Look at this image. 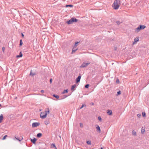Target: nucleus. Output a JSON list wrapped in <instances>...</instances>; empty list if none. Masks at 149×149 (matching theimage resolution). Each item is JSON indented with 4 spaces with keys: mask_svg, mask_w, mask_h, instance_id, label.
Listing matches in <instances>:
<instances>
[{
    "mask_svg": "<svg viewBox=\"0 0 149 149\" xmlns=\"http://www.w3.org/2000/svg\"><path fill=\"white\" fill-rule=\"evenodd\" d=\"M35 73H32L31 72V71L30 73V75L34 76L35 75Z\"/></svg>",
    "mask_w": 149,
    "mask_h": 149,
    "instance_id": "nucleus-29",
    "label": "nucleus"
},
{
    "mask_svg": "<svg viewBox=\"0 0 149 149\" xmlns=\"http://www.w3.org/2000/svg\"><path fill=\"white\" fill-rule=\"evenodd\" d=\"M1 104H0V107H1Z\"/></svg>",
    "mask_w": 149,
    "mask_h": 149,
    "instance_id": "nucleus-47",
    "label": "nucleus"
},
{
    "mask_svg": "<svg viewBox=\"0 0 149 149\" xmlns=\"http://www.w3.org/2000/svg\"><path fill=\"white\" fill-rule=\"evenodd\" d=\"M40 92L42 93H43L44 92V91L43 90H41Z\"/></svg>",
    "mask_w": 149,
    "mask_h": 149,
    "instance_id": "nucleus-43",
    "label": "nucleus"
},
{
    "mask_svg": "<svg viewBox=\"0 0 149 149\" xmlns=\"http://www.w3.org/2000/svg\"><path fill=\"white\" fill-rule=\"evenodd\" d=\"M8 136L7 135H5L3 138L2 139L3 140H5L6 137H7Z\"/></svg>",
    "mask_w": 149,
    "mask_h": 149,
    "instance_id": "nucleus-28",
    "label": "nucleus"
},
{
    "mask_svg": "<svg viewBox=\"0 0 149 149\" xmlns=\"http://www.w3.org/2000/svg\"><path fill=\"white\" fill-rule=\"evenodd\" d=\"M78 20L76 18L72 17L69 20L66 22V23L68 24H72L73 22H78Z\"/></svg>",
    "mask_w": 149,
    "mask_h": 149,
    "instance_id": "nucleus-4",
    "label": "nucleus"
},
{
    "mask_svg": "<svg viewBox=\"0 0 149 149\" xmlns=\"http://www.w3.org/2000/svg\"><path fill=\"white\" fill-rule=\"evenodd\" d=\"M40 125V123H39L35 122L32 123V126L33 127H38Z\"/></svg>",
    "mask_w": 149,
    "mask_h": 149,
    "instance_id": "nucleus-6",
    "label": "nucleus"
},
{
    "mask_svg": "<svg viewBox=\"0 0 149 149\" xmlns=\"http://www.w3.org/2000/svg\"><path fill=\"white\" fill-rule=\"evenodd\" d=\"M39 95H42L41 94H39Z\"/></svg>",
    "mask_w": 149,
    "mask_h": 149,
    "instance_id": "nucleus-44",
    "label": "nucleus"
},
{
    "mask_svg": "<svg viewBox=\"0 0 149 149\" xmlns=\"http://www.w3.org/2000/svg\"><path fill=\"white\" fill-rule=\"evenodd\" d=\"M44 114H42V115H44Z\"/></svg>",
    "mask_w": 149,
    "mask_h": 149,
    "instance_id": "nucleus-48",
    "label": "nucleus"
},
{
    "mask_svg": "<svg viewBox=\"0 0 149 149\" xmlns=\"http://www.w3.org/2000/svg\"><path fill=\"white\" fill-rule=\"evenodd\" d=\"M44 123L46 125H47L49 123V121L48 120H46L44 121Z\"/></svg>",
    "mask_w": 149,
    "mask_h": 149,
    "instance_id": "nucleus-21",
    "label": "nucleus"
},
{
    "mask_svg": "<svg viewBox=\"0 0 149 149\" xmlns=\"http://www.w3.org/2000/svg\"><path fill=\"white\" fill-rule=\"evenodd\" d=\"M37 140L36 139L34 138L33 139H31V142L33 143L34 144L36 143V142Z\"/></svg>",
    "mask_w": 149,
    "mask_h": 149,
    "instance_id": "nucleus-8",
    "label": "nucleus"
},
{
    "mask_svg": "<svg viewBox=\"0 0 149 149\" xmlns=\"http://www.w3.org/2000/svg\"><path fill=\"white\" fill-rule=\"evenodd\" d=\"M116 82L117 83H119V80L118 79H116Z\"/></svg>",
    "mask_w": 149,
    "mask_h": 149,
    "instance_id": "nucleus-36",
    "label": "nucleus"
},
{
    "mask_svg": "<svg viewBox=\"0 0 149 149\" xmlns=\"http://www.w3.org/2000/svg\"><path fill=\"white\" fill-rule=\"evenodd\" d=\"M66 7H73V5H71V4L67 5H66Z\"/></svg>",
    "mask_w": 149,
    "mask_h": 149,
    "instance_id": "nucleus-26",
    "label": "nucleus"
},
{
    "mask_svg": "<svg viewBox=\"0 0 149 149\" xmlns=\"http://www.w3.org/2000/svg\"><path fill=\"white\" fill-rule=\"evenodd\" d=\"M2 49L3 51H3L5 49V48L4 47H3L2 48Z\"/></svg>",
    "mask_w": 149,
    "mask_h": 149,
    "instance_id": "nucleus-42",
    "label": "nucleus"
},
{
    "mask_svg": "<svg viewBox=\"0 0 149 149\" xmlns=\"http://www.w3.org/2000/svg\"><path fill=\"white\" fill-rule=\"evenodd\" d=\"M116 22L118 25L120 24L121 23V22L119 21H116Z\"/></svg>",
    "mask_w": 149,
    "mask_h": 149,
    "instance_id": "nucleus-34",
    "label": "nucleus"
},
{
    "mask_svg": "<svg viewBox=\"0 0 149 149\" xmlns=\"http://www.w3.org/2000/svg\"><path fill=\"white\" fill-rule=\"evenodd\" d=\"M23 54L21 52H20L19 53V55H17L16 56V57L18 58L22 57V56Z\"/></svg>",
    "mask_w": 149,
    "mask_h": 149,
    "instance_id": "nucleus-10",
    "label": "nucleus"
},
{
    "mask_svg": "<svg viewBox=\"0 0 149 149\" xmlns=\"http://www.w3.org/2000/svg\"><path fill=\"white\" fill-rule=\"evenodd\" d=\"M119 3H120L119 0H116L114 1L113 6L114 9L117 10L118 9L119 7Z\"/></svg>",
    "mask_w": 149,
    "mask_h": 149,
    "instance_id": "nucleus-2",
    "label": "nucleus"
},
{
    "mask_svg": "<svg viewBox=\"0 0 149 149\" xmlns=\"http://www.w3.org/2000/svg\"><path fill=\"white\" fill-rule=\"evenodd\" d=\"M22 44H23V42H22V39H21L20 40V43L19 44V46L20 47L21 46H22Z\"/></svg>",
    "mask_w": 149,
    "mask_h": 149,
    "instance_id": "nucleus-17",
    "label": "nucleus"
},
{
    "mask_svg": "<svg viewBox=\"0 0 149 149\" xmlns=\"http://www.w3.org/2000/svg\"><path fill=\"white\" fill-rule=\"evenodd\" d=\"M100 149H103V148H101Z\"/></svg>",
    "mask_w": 149,
    "mask_h": 149,
    "instance_id": "nucleus-46",
    "label": "nucleus"
},
{
    "mask_svg": "<svg viewBox=\"0 0 149 149\" xmlns=\"http://www.w3.org/2000/svg\"><path fill=\"white\" fill-rule=\"evenodd\" d=\"M98 119L100 121H101L102 119L101 118V117L100 116H98Z\"/></svg>",
    "mask_w": 149,
    "mask_h": 149,
    "instance_id": "nucleus-30",
    "label": "nucleus"
},
{
    "mask_svg": "<svg viewBox=\"0 0 149 149\" xmlns=\"http://www.w3.org/2000/svg\"><path fill=\"white\" fill-rule=\"evenodd\" d=\"M121 93V91H119L117 92V94L116 95L117 96H118L120 95Z\"/></svg>",
    "mask_w": 149,
    "mask_h": 149,
    "instance_id": "nucleus-27",
    "label": "nucleus"
},
{
    "mask_svg": "<svg viewBox=\"0 0 149 149\" xmlns=\"http://www.w3.org/2000/svg\"><path fill=\"white\" fill-rule=\"evenodd\" d=\"M132 134L133 135H135V136L136 135V132L134 130L132 131Z\"/></svg>",
    "mask_w": 149,
    "mask_h": 149,
    "instance_id": "nucleus-25",
    "label": "nucleus"
},
{
    "mask_svg": "<svg viewBox=\"0 0 149 149\" xmlns=\"http://www.w3.org/2000/svg\"><path fill=\"white\" fill-rule=\"evenodd\" d=\"M21 36H22L23 37V38H24V34H23V33H21Z\"/></svg>",
    "mask_w": 149,
    "mask_h": 149,
    "instance_id": "nucleus-40",
    "label": "nucleus"
},
{
    "mask_svg": "<svg viewBox=\"0 0 149 149\" xmlns=\"http://www.w3.org/2000/svg\"><path fill=\"white\" fill-rule=\"evenodd\" d=\"M81 76L80 74H79L78 77L76 79V83H78L79 82L81 78Z\"/></svg>",
    "mask_w": 149,
    "mask_h": 149,
    "instance_id": "nucleus-7",
    "label": "nucleus"
},
{
    "mask_svg": "<svg viewBox=\"0 0 149 149\" xmlns=\"http://www.w3.org/2000/svg\"><path fill=\"white\" fill-rule=\"evenodd\" d=\"M53 96L56 99H58L59 97V96L57 95H56L55 94H54L53 95Z\"/></svg>",
    "mask_w": 149,
    "mask_h": 149,
    "instance_id": "nucleus-20",
    "label": "nucleus"
},
{
    "mask_svg": "<svg viewBox=\"0 0 149 149\" xmlns=\"http://www.w3.org/2000/svg\"><path fill=\"white\" fill-rule=\"evenodd\" d=\"M55 149H57L56 147L55 148Z\"/></svg>",
    "mask_w": 149,
    "mask_h": 149,
    "instance_id": "nucleus-45",
    "label": "nucleus"
},
{
    "mask_svg": "<svg viewBox=\"0 0 149 149\" xmlns=\"http://www.w3.org/2000/svg\"><path fill=\"white\" fill-rule=\"evenodd\" d=\"M74 49V48H73V49H72V53H74L77 50V49Z\"/></svg>",
    "mask_w": 149,
    "mask_h": 149,
    "instance_id": "nucleus-18",
    "label": "nucleus"
},
{
    "mask_svg": "<svg viewBox=\"0 0 149 149\" xmlns=\"http://www.w3.org/2000/svg\"><path fill=\"white\" fill-rule=\"evenodd\" d=\"M3 119V116L2 114H1L0 115V123H1Z\"/></svg>",
    "mask_w": 149,
    "mask_h": 149,
    "instance_id": "nucleus-12",
    "label": "nucleus"
},
{
    "mask_svg": "<svg viewBox=\"0 0 149 149\" xmlns=\"http://www.w3.org/2000/svg\"><path fill=\"white\" fill-rule=\"evenodd\" d=\"M115 50H116V48H115Z\"/></svg>",
    "mask_w": 149,
    "mask_h": 149,
    "instance_id": "nucleus-49",
    "label": "nucleus"
},
{
    "mask_svg": "<svg viewBox=\"0 0 149 149\" xmlns=\"http://www.w3.org/2000/svg\"><path fill=\"white\" fill-rule=\"evenodd\" d=\"M96 129L100 133L101 132V130L100 127L98 125H97L96 126Z\"/></svg>",
    "mask_w": 149,
    "mask_h": 149,
    "instance_id": "nucleus-9",
    "label": "nucleus"
},
{
    "mask_svg": "<svg viewBox=\"0 0 149 149\" xmlns=\"http://www.w3.org/2000/svg\"><path fill=\"white\" fill-rule=\"evenodd\" d=\"M68 89H66V90H64L63 91V92H62V93L63 94L64 93H68Z\"/></svg>",
    "mask_w": 149,
    "mask_h": 149,
    "instance_id": "nucleus-16",
    "label": "nucleus"
},
{
    "mask_svg": "<svg viewBox=\"0 0 149 149\" xmlns=\"http://www.w3.org/2000/svg\"><path fill=\"white\" fill-rule=\"evenodd\" d=\"M52 79H50V81H49L50 84H51L52 83Z\"/></svg>",
    "mask_w": 149,
    "mask_h": 149,
    "instance_id": "nucleus-39",
    "label": "nucleus"
},
{
    "mask_svg": "<svg viewBox=\"0 0 149 149\" xmlns=\"http://www.w3.org/2000/svg\"><path fill=\"white\" fill-rule=\"evenodd\" d=\"M139 40V38H135L134 40V42H136L138 41Z\"/></svg>",
    "mask_w": 149,
    "mask_h": 149,
    "instance_id": "nucleus-23",
    "label": "nucleus"
},
{
    "mask_svg": "<svg viewBox=\"0 0 149 149\" xmlns=\"http://www.w3.org/2000/svg\"><path fill=\"white\" fill-rule=\"evenodd\" d=\"M89 86V84H87L85 85V87L86 88H88Z\"/></svg>",
    "mask_w": 149,
    "mask_h": 149,
    "instance_id": "nucleus-31",
    "label": "nucleus"
},
{
    "mask_svg": "<svg viewBox=\"0 0 149 149\" xmlns=\"http://www.w3.org/2000/svg\"><path fill=\"white\" fill-rule=\"evenodd\" d=\"M68 97V95H65L63 96V98H62V99H64V98H66V97Z\"/></svg>",
    "mask_w": 149,
    "mask_h": 149,
    "instance_id": "nucleus-37",
    "label": "nucleus"
},
{
    "mask_svg": "<svg viewBox=\"0 0 149 149\" xmlns=\"http://www.w3.org/2000/svg\"><path fill=\"white\" fill-rule=\"evenodd\" d=\"M76 87V84H74L72 86L71 88V90L74 91V88H75Z\"/></svg>",
    "mask_w": 149,
    "mask_h": 149,
    "instance_id": "nucleus-13",
    "label": "nucleus"
},
{
    "mask_svg": "<svg viewBox=\"0 0 149 149\" xmlns=\"http://www.w3.org/2000/svg\"><path fill=\"white\" fill-rule=\"evenodd\" d=\"M86 106L85 104H83L82 106L80 107V109H82L84 107H86Z\"/></svg>",
    "mask_w": 149,
    "mask_h": 149,
    "instance_id": "nucleus-35",
    "label": "nucleus"
},
{
    "mask_svg": "<svg viewBox=\"0 0 149 149\" xmlns=\"http://www.w3.org/2000/svg\"><path fill=\"white\" fill-rule=\"evenodd\" d=\"M145 132V130L143 129H141V132L142 134H143Z\"/></svg>",
    "mask_w": 149,
    "mask_h": 149,
    "instance_id": "nucleus-33",
    "label": "nucleus"
},
{
    "mask_svg": "<svg viewBox=\"0 0 149 149\" xmlns=\"http://www.w3.org/2000/svg\"><path fill=\"white\" fill-rule=\"evenodd\" d=\"M137 116L138 117H140L141 116V114H137Z\"/></svg>",
    "mask_w": 149,
    "mask_h": 149,
    "instance_id": "nucleus-41",
    "label": "nucleus"
},
{
    "mask_svg": "<svg viewBox=\"0 0 149 149\" xmlns=\"http://www.w3.org/2000/svg\"><path fill=\"white\" fill-rule=\"evenodd\" d=\"M90 62L86 63L84 62L80 66V67L81 68H84L86 67L87 65L90 64Z\"/></svg>",
    "mask_w": 149,
    "mask_h": 149,
    "instance_id": "nucleus-5",
    "label": "nucleus"
},
{
    "mask_svg": "<svg viewBox=\"0 0 149 149\" xmlns=\"http://www.w3.org/2000/svg\"><path fill=\"white\" fill-rule=\"evenodd\" d=\"M146 28L145 25H140L138 27L135 29V31L136 32L138 33L141 30H143Z\"/></svg>",
    "mask_w": 149,
    "mask_h": 149,
    "instance_id": "nucleus-3",
    "label": "nucleus"
},
{
    "mask_svg": "<svg viewBox=\"0 0 149 149\" xmlns=\"http://www.w3.org/2000/svg\"><path fill=\"white\" fill-rule=\"evenodd\" d=\"M86 142L88 145H90L91 144V141H87Z\"/></svg>",
    "mask_w": 149,
    "mask_h": 149,
    "instance_id": "nucleus-24",
    "label": "nucleus"
},
{
    "mask_svg": "<svg viewBox=\"0 0 149 149\" xmlns=\"http://www.w3.org/2000/svg\"><path fill=\"white\" fill-rule=\"evenodd\" d=\"M51 148H55L56 147V145L55 144L52 143L51 145Z\"/></svg>",
    "mask_w": 149,
    "mask_h": 149,
    "instance_id": "nucleus-19",
    "label": "nucleus"
},
{
    "mask_svg": "<svg viewBox=\"0 0 149 149\" xmlns=\"http://www.w3.org/2000/svg\"><path fill=\"white\" fill-rule=\"evenodd\" d=\"M107 113L109 115H111L112 114V111L111 110H107Z\"/></svg>",
    "mask_w": 149,
    "mask_h": 149,
    "instance_id": "nucleus-11",
    "label": "nucleus"
},
{
    "mask_svg": "<svg viewBox=\"0 0 149 149\" xmlns=\"http://www.w3.org/2000/svg\"><path fill=\"white\" fill-rule=\"evenodd\" d=\"M79 124L80 127H83V124L81 123H80Z\"/></svg>",
    "mask_w": 149,
    "mask_h": 149,
    "instance_id": "nucleus-38",
    "label": "nucleus"
},
{
    "mask_svg": "<svg viewBox=\"0 0 149 149\" xmlns=\"http://www.w3.org/2000/svg\"><path fill=\"white\" fill-rule=\"evenodd\" d=\"M142 115L143 117H145L146 116V113L145 112H142Z\"/></svg>",
    "mask_w": 149,
    "mask_h": 149,
    "instance_id": "nucleus-32",
    "label": "nucleus"
},
{
    "mask_svg": "<svg viewBox=\"0 0 149 149\" xmlns=\"http://www.w3.org/2000/svg\"><path fill=\"white\" fill-rule=\"evenodd\" d=\"M79 42H75L74 45V48L76 46H77L78 45V44L79 43Z\"/></svg>",
    "mask_w": 149,
    "mask_h": 149,
    "instance_id": "nucleus-15",
    "label": "nucleus"
},
{
    "mask_svg": "<svg viewBox=\"0 0 149 149\" xmlns=\"http://www.w3.org/2000/svg\"><path fill=\"white\" fill-rule=\"evenodd\" d=\"M15 138L17 140H18L19 141H21L22 139V138L19 139L18 137H15Z\"/></svg>",
    "mask_w": 149,
    "mask_h": 149,
    "instance_id": "nucleus-22",
    "label": "nucleus"
},
{
    "mask_svg": "<svg viewBox=\"0 0 149 149\" xmlns=\"http://www.w3.org/2000/svg\"><path fill=\"white\" fill-rule=\"evenodd\" d=\"M42 136V134L41 133H38L37 135V136L38 138H40Z\"/></svg>",
    "mask_w": 149,
    "mask_h": 149,
    "instance_id": "nucleus-14",
    "label": "nucleus"
},
{
    "mask_svg": "<svg viewBox=\"0 0 149 149\" xmlns=\"http://www.w3.org/2000/svg\"><path fill=\"white\" fill-rule=\"evenodd\" d=\"M49 108H47V110L45 111L44 112H41L40 113V117L42 119L45 118L46 117L47 114H49Z\"/></svg>",
    "mask_w": 149,
    "mask_h": 149,
    "instance_id": "nucleus-1",
    "label": "nucleus"
}]
</instances>
